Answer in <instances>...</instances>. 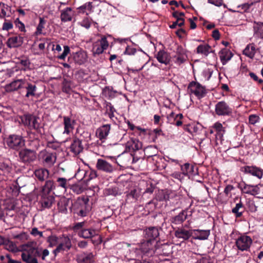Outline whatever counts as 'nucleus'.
Segmentation results:
<instances>
[{
  "label": "nucleus",
  "mask_w": 263,
  "mask_h": 263,
  "mask_svg": "<svg viewBox=\"0 0 263 263\" xmlns=\"http://www.w3.org/2000/svg\"><path fill=\"white\" fill-rule=\"evenodd\" d=\"M159 229L156 227H149L143 231L144 239L140 245L141 253L146 256L151 257L155 253L156 243L159 239Z\"/></svg>",
  "instance_id": "f257e3e1"
},
{
  "label": "nucleus",
  "mask_w": 263,
  "mask_h": 263,
  "mask_svg": "<svg viewBox=\"0 0 263 263\" xmlns=\"http://www.w3.org/2000/svg\"><path fill=\"white\" fill-rule=\"evenodd\" d=\"M55 188L53 180H48L42 187L40 193L41 199L40 203L43 209H50L55 202V197L53 196L54 193L52 191Z\"/></svg>",
  "instance_id": "f03ea898"
},
{
  "label": "nucleus",
  "mask_w": 263,
  "mask_h": 263,
  "mask_svg": "<svg viewBox=\"0 0 263 263\" xmlns=\"http://www.w3.org/2000/svg\"><path fill=\"white\" fill-rule=\"evenodd\" d=\"M42 248L29 247L21 253V257L25 263H38L37 257H41Z\"/></svg>",
  "instance_id": "7ed1b4c3"
},
{
  "label": "nucleus",
  "mask_w": 263,
  "mask_h": 263,
  "mask_svg": "<svg viewBox=\"0 0 263 263\" xmlns=\"http://www.w3.org/2000/svg\"><path fill=\"white\" fill-rule=\"evenodd\" d=\"M89 199L87 197L79 198L73 205V212L81 217L87 216L90 210Z\"/></svg>",
  "instance_id": "20e7f679"
},
{
  "label": "nucleus",
  "mask_w": 263,
  "mask_h": 263,
  "mask_svg": "<svg viewBox=\"0 0 263 263\" xmlns=\"http://www.w3.org/2000/svg\"><path fill=\"white\" fill-rule=\"evenodd\" d=\"M98 35L101 37V39L95 42L92 44V52L94 56L103 53L109 46L108 39H112V36L110 35L99 34Z\"/></svg>",
  "instance_id": "39448f33"
},
{
  "label": "nucleus",
  "mask_w": 263,
  "mask_h": 263,
  "mask_svg": "<svg viewBox=\"0 0 263 263\" xmlns=\"http://www.w3.org/2000/svg\"><path fill=\"white\" fill-rule=\"evenodd\" d=\"M187 90L191 93L194 94L198 99L205 97L206 93L205 87L195 81H192L189 83Z\"/></svg>",
  "instance_id": "423d86ee"
},
{
  "label": "nucleus",
  "mask_w": 263,
  "mask_h": 263,
  "mask_svg": "<svg viewBox=\"0 0 263 263\" xmlns=\"http://www.w3.org/2000/svg\"><path fill=\"white\" fill-rule=\"evenodd\" d=\"M215 114L219 116H232L233 108L225 101L218 102L215 105Z\"/></svg>",
  "instance_id": "0eeeda50"
},
{
  "label": "nucleus",
  "mask_w": 263,
  "mask_h": 263,
  "mask_svg": "<svg viewBox=\"0 0 263 263\" xmlns=\"http://www.w3.org/2000/svg\"><path fill=\"white\" fill-rule=\"evenodd\" d=\"M21 89H24L25 97L28 98L35 96L36 87L26 80L17 79V90Z\"/></svg>",
  "instance_id": "6e6552de"
},
{
  "label": "nucleus",
  "mask_w": 263,
  "mask_h": 263,
  "mask_svg": "<svg viewBox=\"0 0 263 263\" xmlns=\"http://www.w3.org/2000/svg\"><path fill=\"white\" fill-rule=\"evenodd\" d=\"M174 235L181 242L188 241L190 238H192V229H187V225L185 224L175 230Z\"/></svg>",
  "instance_id": "1a4fd4ad"
},
{
  "label": "nucleus",
  "mask_w": 263,
  "mask_h": 263,
  "mask_svg": "<svg viewBox=\"0 0 263 263\" xmlns=\"http://www.w3.org/2000/svg\"><path fill=\"white\" fill-rule=\"evenodd\" d=\"M252 242V239L250 236L241 235L236 239L235 245L238 250L247 251L249 250Z\"/></svg>",
  "instance_id": "9d476101"
},
{
  "label": "nucleus",
  "mask_w": 263,
  "mask_h": 263,
  "mask_svg": "<svg viewBox=\"0 0 263 263\" xmlns=\"http://www.w3.org/2000/svg\"><path fill=\"white\" fill-rule=\"evenodd\" d=\"M172 59L174 63L178 65L184 63L187 59L186 50L182 46H178L175 54L172 57Z\"/></svg>",
  "instance_id": "9b49d317"
},
{
  "label": "nucleus",
  "mask_w": 263,
  "mask_h": 263,
  "mask_svg": "<svg viewBox=\"0 0 263 263\" xmlns=\"http://www.w3.org/2000/svg\"><path fill=\"white\" fill-rule=\"evenodd\" d=\"M240 171L245 174H248L257 177L258 179H261L263 176V171L260 168L256 166L246 165L242 166L240 169Z\"/></svg>",
  "instance_id": "f8f14e48"
},
{
  "label": "nucleus",
  "mask_w": 263,
  "mask_h": 263,
  "mask_svg": "<svg viewBox=\"0 0 263 263\" xmlns=\"http://www.w3.org/2000/svg\"><path fill=\"white\" fill-rule=\"evenodd\" d=\"M239 188L242 193L255 196L259 193V188L257 185H252L246 184L245 182L238 183Z\"/></svg>",
  "instance_id": "ddd939ff"
},
{
  "label": "nucleus",
  "mask_w": 263,
  "mask_h": 263,
  "mask_svg": "<svg viewBox=\"0 0 263 263\" xmlns=\"http://www.w3.org/2000/svg\"><path fill=\"white\" fill-rule=\"evenodd\" d=\"M21 161L24 163H30L36 159L34 151L28 149H24L19 152Z\"/></svg>",
  "instance_id": "4468645a"
},
{
  "label": "nucleus",
  "mask_w": 263,
  "mask_h": 263,
  "mask_svg": "<svg viewBox=\"0 0 263 263\" xmlns=\"http://www.w3.org/2000/svg\"><path fill=\"white\" fill-rule=\"evenodd\" d=\"M34 175L35 179L41 182L44 181L46 182L48 180H52L49 177V171L44 168L35 170L34 172Z\"/></svg>",
  "instance_id": "2eb2a0df"
},
{
  "label": "nucleus",
  "mask_w": 263,
  "mask_h": 263,
  "mask_svg": "<svg viewBox=\"0 0 263 263\" xmlns=\"http://www.w3.org/2000/svg\"><path fill=\"white\" fill-rule=\"evenodd\" d=\"M75 124L76 120L72 119L71 117L64 116L63 125L64 129L63 134L69 135V134L74 129Z\"/></svg>",
  "instance_id": "dca6fc26"
},
{
  "label": "nucleus",
  "mask_w": 263,
  "mask_h": 263,
  "mask_svg": "<svg viewBox=\"0 0 263 263\" xmlns=\"http://www.w3.org/2000/svg\"><path fill=\"white\" fill-rule=\"evenodd\" d=\"M210 234V230L192 229V238L193 239L206 240Z\"/></svg>",
  "instance_id": "f3484780"
},
{
  "label": "nucleus",
  "mask_w": 263,
  "mask_h": 263,
  "mask_svg": "<svg viewBox=\"0 0 263 263\" xmlns=\"http://www.w3.org/2000/svg\"><path fill=\"white\" fill-rule=\"evenodd\" d=\"M98 230L86 226L79 232V235L84 238L88 239L98 235Z\"/></svg>",
  "instance_id": "a211bd4d"
},
{
  "label": "nucleus",
  "mask_w": 263,
  "mask_h": 263,
  "mask_svg": "<svg viewBox=\"0 0 263 263\" xmlns=\"http://www.w3.org/2000/svg\"><path fill=\"white\" fill-rule=\"evenodd\" d=\"M142 146V143L136 138H130L125 145L126 150L129 152L138 151L141 149Z\"/></svg>",
  "instance_id": "6ab92c4d"
},
{
  "label": "nucleus",
  "mask_w": 263,
  "mask_h": 263,
  "mask_svg": "<svg viewBox=\"0 0 263 263\" xmlns=\"http://www.w3.org/2000/svg\"><path fill=\"white\" fill-rule=\"evenodd\" d=\"M72 205V200L64 197L61 198L58 202V209L59 212L67 213L68 208H71Z\"/></svg>",
  "instance_id": "aec40b11"
},
{
  "label": "nucleus",
  "mask_w": 263,
  "mask_h": 263,
  "mask_svg": "<svg viewBox=\"0 0 263 263\" xmlns=\"http://www.w3.org/2000/svg\"><path fill=\"white\" fill-rule=\"evenodd\" d=\"M96 167L98 170L105 172L106 173H111L114 171L113 166L107 161L99 159L98 160Z\"/></svg>",
  "instance_id": "412c9836"
},
{
  "label": "nucleus",
  "mask_w": 263,
  "mask_h": 263,
  "mask_svg": "<svg viewBox=\"0 0 263 263\" xmlns=\"http://www.w3.org/2000/svg\"><path fill=\"white\" fill-rule=\"evenodd\" d=\"M72 57L74 62L80 65L84 64L86 61L87 58L86 52L83 50L73 52Z\"/></svg>",
  "instance_id": "4be33fe9"
},
{
  "label": "nucleus",
  "mask_w": 263,
  "mask_h": 263,
  "mask_svg": "<svg viewBox=\"0 0 263 263\" xmlns=\"http://www.w3.org/2000/svg\"><path fill=\"white\" fill-rule=\"evenodd\" d=\"M42 159L44 163L48 166H52L57 160L56 153L45 152L42 155Z\"/></svg>",
  "instance_id": "5701e85b"
},
{
  "label": "nucleus",
  "mask_w": 263,
  "mask_h": 263,
  "mask_svg": "<svg viewBox=\"0 0 263 263\" xmlns=\"http://www.w3.org/2000/svg\"><path fill=\"white\" fill-rule=\"evenodd\" d=\"M140 195V189L139 187L134 188L127 193L126 201L127 202H135Z\"/></svg>",
  "instance_id": "b1692460"
},
{
  "label": "nucleus",
  "mask_w": 263,
  "mask_h": 263,
  "mask_svg": "<svg viewBox=\"0 0 263 263\" xmlns=\"http://www.w3.org/2000/svg\"><path fill=\"white\" fill-rule=\"evenodd\" d=\"M70 148L71 151L75 155H79L83 150V146L82 144V142L77 138H74L73 139Z\"/></svg>",
  "instance_id": "393cba45"
},
{
  "label": "nucleus",
  "mask_w": 263,
  "mask_h": 263,
  "mask_svg": "<svg viewBox=\"0 0 263 263\" xmlns=\"http://www.w3.org/2000/svg\"><path fill=\"white\" fill-rule=\"evenodd\" d=\"M219 58L222 65H226L232 58L233 54L228 49H222L219 52Z\"/></svg>",
  "instance_id": "a878e982"
},
{
  "label": "nucleus",
  "mask_w": 263,
  "mask_h": 263,
  "mask_svg": "<svg viewBox=\"0 0 263 263\" xmlns=\"http://www.w3.org/2000/svg\"><path fill=\"white\" fill-rule=\"evenodd\" d=\"M110 129V124L103 125L97 129L96 135L100 140L106 139L108 135Z\"/></svg>",
  "instance_id": "bb28decb"
},
{
  "label": "nucleus",
  "mask_w": 263,
  "mask_h": 263,
  "mask_svg": "<svg viewBox=\"0 0 263 263\" xmlns=\"http://www.w3.org/2000/svg\"><path fill=\"white\" fill-rule=\"evenodd\" d=\"M187 216V212L183 210L178 215L171 218V222L174 224H182L186 220Z\"/></svg>",
  "instance_id": "cd10ccee"
},
{
  "label": "nucleus",
  "mask_w": 263,
  "mask_h": 263,
  "mask_svg": "<svg viewBox=\"0 0 263 263\" xmlns=\"http://www.w3.org/2000/svg\"><path fill=\"white\" fill-rule=\"evenodd\" d=\"M156 58L159 62L167 65L169 64L170 59L167 52L162 50H160L156 55Z\"/></svg>",
  "instance_id": "c85d7f7f"
},
{
  "label": "nucleus",
  "mask_w": 263,
  "mask_h": 263,
  "mask_svg": "<svg viewBox=\"0 0 263 263\" xmlns=\"http://www.w3.org/2000/svg\"><path fill=\"white\" fill-rule=\"evenodd\" d=\"M245 207L241 200L236 204V205L232 210V212L233 213L236 218L240 217L242 216L243 213L245 212Z\"/></svg>",
  "instance_id": "c756f323"
},
{
  "label": "nucleus",
  "mask_w": 263,
  "mask_h": 263,
  "mask_svg": "<svg viewBox=\"0 0 263 263\" xmlns=\"http://www.w3.org/2000/svg\"><path fill=\"white\" fill-rule=\"evenodd\" d=\"M181 170L182 174L185 176L193 175L196 173L194 171V166L189 163L181 165Z\"/></svg>",
  "instance_id": "7c9ffc66"
},
{
  "label": "nucleus",
  "mask_w": 263,
  "mask_h": 263,
  "mask_svg": "<svg viewBox=\"0 0 263 263\" xmlns=\"http://www.w3.org/2000/svg\"><path fill=\"white\" fill-rule=\"evenodd\" d=\"M91 2L86 3L83 5L79 7L78 8L79 15H88L91 11Z\"/></svg>",
  "instance_id": "2f4dec72"
},
{
  "label": "nucleus",
  "mask_w": 263,
  "mask_h": 263,
  "mask_svg": "<svg viewBox=\"0 0 263 263\" xmlns=\"http://www.w3.org/2000/svg\"><path fill=\"white\" fill-rule=\"evenodd\" d=\"M211 47L208 44H200L196 48V52L198 54H201L208 56L210 53Z\"/></svg>",
  "instance_id": "473e14b6"
},
{
  "label": "nucleus",
  "mask_w": 263,
  "mask_h": 263,
  "mask_svg": "<svg viewBox=\"0 0 263 263\" xmlns=\"http://www.w3.org/2000/svg\"><path fill=\"white\" fill-rule=\"evenodd\" d=\"M255 52L256 49L254 44L248 45L243 51V54L251 59L254 58Z\"/></svg>",
  "instance_id": "72a5a7b5"
},
{
  "label": "nucleus",
  "mask_w": 263,
  "mask_h": 263,
  "mask_svg": "<svg viewBox=\"0 0 263 263\" xmlns=\"http://www.w3.org/2000/svg\"><path fill=\"white\" fill-rule=\"evenodd\" d=\"M11 15L10 7L0 2V16H10Z\"/></svg>",
  "instance_id": "f704fd0d"
},
{
  "label": "nucleus",
  "mask_w": 263,
  "mask_h": 263,
  "mask_svg": "<svg viewBox=\"0 0 263 263\" xmlns=\"http://www.w3.org/2000/svg\"><path fill=\"white\" fill-rule=\"evenodd\" d=\"M212 127L215 129L217 133L216 135V138H221L222 137L223 134L225 132V129L221 123L219 122H216L214 124Z\"/></svg>",
  "instance_id": "c9c22d12"
},
{
  "label": "nucleus",
  "mask_w": 263,
  "mask_h": 263,
  "mask_svg": "<svg viewBox=\"0 0 263 263\" xmlns=\"http://www.w3.org/2000/svg\"><path fill=\"white\" fill-rule=\"evenodd\" d=\"M60 9L61 16H72L75 15L74 11L71 7L62 8V6H60Z\"/></svg>",
  "instance_id": "e433bc0d"
},
{
  "label": "nucleus",
  "mask_w": 263,
  "mask_h": 263,
  "mask_svg": "<svg viewBox=\"0 0 263 263\" xmlns=\"http://www.w3.org/2000/svg\"><path fill=\"white\" fill-rule=\"evenodd\" d=\"M70 180V179L67 180L65 178L59 177L57 180V182L58 186H60L61 187L63 188L65 190H66L69 187L70 184L69 183V181Z\"/></svg>",
  "instance_id": "4c0bfd02"
},
{
  "label": "nucleus",
  "mask_w": 263,
  "mask_h": 263,
  "mask_svg": "<svg viewBox=\"0 0 263 263\" xmlns=\"http://www.w3.org/2000/svg\"><path fill=\"white\" fill-rule=\"evenodd\" d=\"M71 81L64 79L62 83V90L63 92L69 94L71 91Z\"/></svg>",
  "instance_id": "58836bf2"
},
{
  "label": "nucleus",
  "mask_w": 263,
  "mask_h": 263,
  "mask_svg": "<svg viewBox=\"0 0 263 263\" xmlns=\"http://www.w3.org/2000/svg\"><path fill=\"white\" fill-rule=\"evenodd\" d=\"M16 136L15 135H10L8 136V137L6 140V142L7 145L11 148H15L16 145Z\"/></svg>",
  "instance_id": "ea45409f"
},
{
  "label": "nucleus",
  "mask_w": 263,
  "mask_h": 263,
  "mask_svg": "<svg viewBox=\"0 0 263 263\" xmlns=\"http://www.w3.org/2000/svg\"><path fill=\"white\" fill-rule=\"evenodd\" d=\"M4 246L5 248L8 251L14 253L16 252V246L15 242L10 240H6Z\"/></svg>",
  "instance_id": "a19ab883"
},
{
  "label": "nucleus",
  "mask_w": 263,
  "mask_h": 263,
  "mask_svg": "<svg viewBox=\"0 0 263 263\" xmlns=\"http://www.w3.org/2000/svg\"><path fill=\"white\" fill-rule=\"evenodd\" d=\"M93 255L92 253H89L81 256L78 259L79 263H91L92 260Z\"/></svg>",
  "instance_id": "79ce46f5"
},
{
  "label": "nucleus",
  "mask_w": 263,
  "mask_h": 263,
  "mask_svg": "<svg viewBox=\"0 0 263 263\" xmlns=\"http://www.w3.org/2000/svg\"><path fill=\"white\" fill-rule=\"evenodd\" d=\"M17 70H25L27 68L29 67L30 64L29 61L27 59L21 60L17 58Z\"/></svg>",
  "instance_id": "37998d69"
},
{
  "label": "nucleus",
  "mask_w": 263,
  "mask_h": 263,
  "mask_svg": "<svg viewBox=\"0 0 263 263\" xmlns=\"http://www.w3.org/2000/svg\"><path fill=\"white\" fill-rule=\"evenodd\" d=\"M20 118L21 119V123L25 126H28L29 128L31 119H32V115L30 114H25L20 116Z\"/></svg>",
  "instance_id": "c03bdc74"
},
{
  "label": "nucleus",
  "mask_w": 263,
  "mask_h": 263,
  "mask_svg": "<svg viewBox=\"0 0 263 263\" xmlns=\"http://www.w3.org/2000/svg\"><path fill=\"white\" fill-rule=\"evenodd\" d=\"M255 34L260 38H263V22H258L254 27Z\"/></svg>",
  "instance_id": "a18cd8bd"
},
{
  "label": "nucleus",
  "mask_w": 263,
  "mask_h": 263,
  "mask_svg": "<svg viewBox=\"0 0 263 263\" xmlns=\"http://www.w3.org/2000/svg\"><path fill=\"white\" fill-rule=\"evenodd\" d=\"M115 92L109 87H105L103 90V95L105 97L111 99L115 97Z\"/></svg>",
  "instance_id": "49530a36"
},
{
  "label": "nucleus",
  "mask_w": 263,
  "mask_h": 263,
  "mask_svg": "<svg viewBox=\"0 0 263 263\" xmlns=\"http://www.w3.org/2000/svg\"><path fill=\"white\" fill-rule=\"evenodd\" d=\"M44 17H40V23L37 26L36 30L35 32L36 35H39L42 33V30L44 28L46 24V21L44 20Z\"/></svg>",
  "instance_id": "de8ad7c7"
},
{
  "label": "nucleus",
  "mask_w": 263,
  "mask_h": 263,
  "mask_svg": "<svg viewBox=\"0 0 263 263\" xmlns=\"http://www.w3.org/2000/svg\"><path fill=\"white\" fill-rule=\"evenodd\" d=\"M39 118L32 115V119L29 126L30 129H37L40 127V123L38 122Z\"/></svg>",
  "instance_id": "09e8293b"
},
{
  "label": "nucleus",
  "mask_w": 263,
  "mask_h": 263,
  "mask_svg": "<svg viewBox=\"0 0 263 263\" xmlns=\"http://www.w3.org/2000/svg\"><path fill=\"white\" fill-rule=\"evenodd\" d=\"M177 20L176 21L173 22L172 24L170 25V27L172 29L176 28L177 26L182 27L184 25V20L183 17H176Z\"/></svg>",
  "instance_id": "8fccbe9b"
},
{
  "label": "nucleus",
  "mask_w": 263,
  "mask_h": 263,
  "mask_svg": "<svg viewBox=\"0 0 263 263\" xmlns=\"http://www.w3.org/2000/svg\"><path fill=\"white\" fill-rule=\"evenodd\" d=\"M69 188L77 194H81L83 191L82 186L78 184H70Z\"/></svg>",
  "instance_id": "3c124183"
},
{
  "label": "nucleus",
  "mask_w": 263,
  "mask_h": 263,
  "mask_svg": "<svg viewBox=\"0 0 263 263\" xmlns=\"http://www.w3.org/2000/svg\"><path fill=\"white\" fill-rule=\"evenodd\" d=\"M105 193L107 195H112L116 196L119 194L118 187L116 186H112L106 189Z\"/></svg>",
  "instance_id": "603ef678"
},
{
  "label": "nucleus",
  "mask_w": 263,
  "mask_h": 263,
  "mask_svg": "<svg viewBox=\"0 0 263 263\" xmlns=\"http://www.w3.org/2000/svg\"><path fill=\"white\" fill-rule=\"evenodd\" d=\"M7 210L8 211V212L7 214L8 215H9L10 216L12 215L13 214H11V211H13L14 213H16V207H15V203H14V201L10 202V203H7Z\"/></svg>",
  "instance_id": "864d4df0"
},
{
  "label": "nucleus",
  "mask_w": 263,
  "mask_h": 263,
  "mask_svg": "<svg viewBox=\"0 0 263 263\" xmlns=\"http://www.w3.org/2000/svg\"><path fill=\"white\" fill-rule=\"evenodd\" d=\"M91 21L92 20L90 17H84V18L80 23L82 26L88 29L90 26Z\"/></svg>",
  "instance_id": "5fc2aeb1"
},
{
  "label": "nucleus",
  "mask_w": 263,
  "mask_h": 263,
  "mask_svg": "<svg viewBox=\"0 0 263 263\" xmlns=\"http://www.w3.org/2000/svg\"><path fill=\"white\" fill-rule=\"evenodd\" d=\"M7 44L9 48H15L16 47V36L10 37L7 41Z\"/></svg>",
  "instance_id": "6e6d98bb"
},
{
  "label": "nucleus",
  "mask_w": 263,
  "mask_h": 263,
  "mask_svg": "<svg viewBox=\"0 0 263 263\" xmlns=\"http://www.w3.org/2000/svg\"><path fill=\"white\" fill-rule=\"evenodd\" d=\"M16 88V81H14L12 83L7 85L5 86L6 91L7 92H10L15 90Z\"/></svg>",
  "instance_id": "4d7b16f0"
},
{
  "label": "nucleus",
  "mask_w": 263,
  "mask_h": 263,
  "mask_svg": "<svg viewBox=\"0 0 263 263\" xmlns=\"http://www.w3.org/2000/svg\"><path fill=\"white\" fill-rule=\"evenodd\" d=\"M86 223H87L85 221L76 223L73 226V230L74 231H81V230L87 226Z\"/></svg>",
  "instance_id": "13d9d810"
},
{
  "label": "nucleus",
  "mask_w": 263,
  "mask_h": 263,
  "mask_svg": "<svg viewBox=\"0 0 263 263\" xmlns=\"http://www.w3.org/2000/svg\"><path fill=\"white\" fill-rule=\"evenodd\" d=\"M69 250V249H67V248H66L65 247V246L61 242L60 243L57 247V248L53 251V253L55 255H57V254L62 251H68Z\"/></svg>",
  "instance_id": "bf43d9fd"
},
{
  "label": "nucleus",
  "mask_w": 263,
  "mask_h": 263,
  "mask_svg": "<svg viewBox=\"0 0 263 263\" xmlns=\"http://www.w3.org/2000/svg\"><path fill=\"white\" fill-rule=\"evenodd\" d=\"M197 263H214V261L211 257L206 256L198 260Z\"/></svg>",
  "instance_id": "052dcab7"
},
{
  "label": "nucleus",
  "mask_w": 263,
  "mask_h": 263,
  "mask_svg": "<svg viewBox=\"0 0 263 263\" xmlns=\"http://www.w3.org/2000/svg\"><path fill=\"white\" fill-rule=\"evenodd\" d=\"M104 107L106 108V112H110V111H116L114 106L110 102L104 101L103 103Z\"/></svg>",
  "instance_id": "680f3d73"
},
{
  "label": "nucleus",
  "mask_w": 263,
  "mask_h": 263,
  "mask_svg": "<svg viewBox=\"0 0 263 263\" xmlns=\"http://www.w3.org/2000/svg\"><path fill=\"white\" fill-rule=\"evenodd\" d=\"M70 52V48L68 46H64V51L63 53L58 56V58L60 60H64L66 57Z\"/></svg>",
  "instance_id": "e2e57ef3"
},
{
  "label": "nucleus",
  "mask_w": 263,
  "mask_h": 263,
  "mask_svg": "<svg viewBox=\"0 0 263 263\" xmlns=\"http://www.w3.org/2000/svg\"><path fill=\"white\" fill-rule=\"evenodd\" d=\"M29 237V235L28 233L26 232H22L19 234H17V240H20L22 242H25L26 240H28Z\"/></svg>",
  "instance_id": "0e129e2a"
},
{
  "label": "nucleus",
  "mask_w": 263,
  "mask_h": 263,
  "mask_svg": "<svg viewBox=\"0 0 263 263\" xmlns=\"http://www.w3.org/2000/svg\"><path fill=\"white\" fill-rule=\"evenodd\" d=\"M260 2V0H257L254 2H252L251 3H247L241 5V6H239L238 7H241L242 9L244 10V11H246L247 10L249 9V8L253 5L254 3H258Z\"/></svg>",
  "instance_id": "69168bd1"
},
{
  "label": "nucleus",
  "mask_w": 263,
  "mask_h": 263,
  "mask_svg": "<svg viewBox=\"0 0 263 263\" xmlns=\"http://www.w3.org/2000/svg\"><path fill=\"white\" fill-rule=\"evenodd\" d=\"M62 243L65 246V247L67 248V249L70 250L71 247V242L69 238L68 237H64Z\"/></svg>",
  "instance_id": "338daca9"
},
{
  "label": "nucleus",
  "mask_w": 263,
  "mask_h": 263,
  "mask_svg": "<svg viewBox=\"0 0 263 263\" xmlns=\"http://www.w3.org/2000/svg\"><path fill=\"white\" fill-rule=\"evenodd\" d=\"M58 237L55 236H49L47 238V241L49 243V246L53 247L57 243Z\"/></svg>",
  "instance_id": "774afa93"
}]
</instances>
